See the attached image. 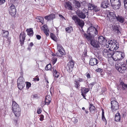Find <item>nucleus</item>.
I'll return each mask as SVG.
<instances>
[{
  "mask_svg": "<svg viewBox=\"0 0 127 127\" xmlns=\"http://www.w3.org/2000/svg\"><path fill=\"white\" fill-rule=\"evenodd\" d=\"M87 32L89 36H88L86 34H84V36L88 40L91 39V37H94L97 33V32L96 29L95 27L92 26L88 28Z\"/></svg>",
  "mask_w": 127,
  "mask_h": 127,
  "instance_id": "f257e3e1",
  "label": "nucleus"
},
{
  "mask_svg": "<svg viewBox=\"0 0 127 127\" xmlns=\"http://www.w3.org/2000/svg\"><path fill=\"white\" fill-rule=\"evenodd\" d=\"M12 109L15 116L19 117L20 115L21 109L15 101H12Z\"/></svg>",
  "mask_w": 127,
  "mask_h": 127,
  "instance_id": "f03ea898",
  "label": "nucleus"
},
{
  "mask_svg": "<svg viewBox=\"0 0 127 127\" xmlns=\"http://www.w3.org/2000/svg\"><path fill=\"white\" fill-rule=\"evenodd\" d=\"M106 45L107 48L110 47V49H112L111 50L113 51L114 50L117 49L119 48L118 45L116 41L113 40H111L108 41Z\"/></svg>",
  "mask_w": 127,
  "mask_h": 127,
  "instance_id": "7ed1b4c3",
  "label": "nucleus"
},
{
  "mask_svg": "<svg viewBox=\"0 0 127 127\" xmlns=\"http://www.w3.org/2000/svg\"><path fill=\"white\" fill-rule=\"evenodd\" d=\"M124 57V53L123 52L117 51L114 53L112 58L115 61L121 60Z\"/></svg>",
  "mask_w": 127,
  "mask_h": 127,
  "instance_id": "20e7f679",
  "label": "nucleus"
},
{
  "mask_svg": "<svg viewBox=\"0 0 127 127\" xmlns=\"http://www.w3.org/2000/svg\"><path fill=\"white\" fill-rule=\"evenodd\" d=\"M77 15L80 18L84 19L87 16H88V11L87 9H84L83 12L77 10L76 12Z\"/></svg>",
  "mask_w": 127,
  "mask_h": 127,
  "instance_id": "39448f33",
  "label": "nucleus"
},
{
  "mask_svg": "<svg viewBox=\"0 0 127 127\" xmlns=\"http://www.w3.org/2000/svg\"><path fill=\"white\" fill-rule=\"evenodd\" d=\"M110 1L113 8L115 9L119 8L121 5V1L120 0H110Z\"/></svg>",
  "mask_w": 127,
  "mask_h": 127,
  "instance_id": "423d86ee",
  "label": "nucleus"
},
{
  "mask_svg": "<svg viewBox=\"0 0 127 127\" xmlns=\"http://www.w3.org/2000/svg\"><path fill=\"white\" fill-rule=\"evenodd\" d=\"M115 66L116 69L122 73L124 72L127 68L126 64H117L115 65Z\"/></svg>",
  "mask_w": 127,
  "mask_h": 127,
  "instance_id": "0eeeda50",
  "label": "nucleus"
},
{
  "mask_svg": "<svg viewBox=\"0 0 127 127\" xmlns=\"http://www.w3.org/2000/svg\"><path fill=\"white\" fill-rule=\"evenodd\" d=\"M71 18L75 23L79 25L82 28L84 25V21L81 20L77 16L75 15L72 16Z\"/></svg>",
  "mask_w": 127,
  "mask_h": 127,
  "instance_id": "6e6552de",
  "label": "nucleus"
},
{
  "mask_svg": "<svg viewBox=\"0 0 127 127\" xmlns=\"http://www.w3.org/2000/svg\"><path fill=\"white\" fill-rule=\"evenodd\" d=\"M18 87L20 90L23 88L25 86V82L24 78L22 77H19L17 80Z\"/></svg>",
  "mask_w": 127,
  "mask_h": 127,
  "instance_id": "1a4fd4ad",
  "label": "nucleus"
},
{
  "mask_svg": "<svg viewBox=\"0 0 127 127\" xmlns=\"http://www.w3.org/2000/svg\"><path fill=\"white\" fill-rule=\"evenodd\" d=\"M111 108L113 111H114L119 108V105L118 102L115 100L111 102Z\"/></svg>",
  "mask_w": 127,
  "mask_h": 127,
  "instance_id": "9d476101",
  "label": "nucleus"
},
{
  "mask_svg": "<svg viewBox=\"0 0 127 127\" xmlns=\"http://www.w3.org/2000/svg\"><path fill=\"white\" fill-rule=\"evenodd\" d=\"M106 42V40L104 37L101 36L98 37V43H99L100 44L103 45L105 48H106V45H107V42Z\"/></svg>",
  "mask_w": 127,
  "mask_h": 127,
  "instance_id": "9b49d317",
  "label": "nucleus"
},
{
  "mask_svg": "<svg viewBox=\"0 0 127 127\" xmlns=\"http://www.w3.org/2000/svg\"><path fill=\"white\" fill-rule=\"evenodd\" d=\"M57 48L58 51V52L56 53L57 56L59 57L64 55V51L62 46L58 44Z\"/></svg>",
  "mask_w": 127,
  "mask_h": 127,
  "instance_id": "f8f14e48",
  "label": "nucleus"
},
{
  "mask_svg": "<svg viewBox=\"0 0 127 127\" xmlns=\"http://www.w3.org/2000/svg\"><path fill=\"white\" fill-rule=\"evenodd\" d=\"M9 14L12 17H14L16 14V9L15 6L12 4L9 8Z\"/></svg>",
  "mask_w": 127,
  "mask_h": 127,
  "instance_id": "ddd939ff",
  "label": "nucleus"
},
{
  "mask_svg": "<svg viewBox=\"0 0 127 127\" xmlns=\"http://www.w3.org/2000/svg\"><path fill=\"white\" fill-rule=\"evenodd\" d=\"M51 97L50 95H48L46 97L45 103L44 104V102H42L41 104V106H43L45 104L48 105L51 102Z\"/></svg>",
  "mask_w": 127,
  "mask_h": 127,
  "instance_id": "4468645a",
  "label": "nucleus"
},
{
  "mask_svg": "<svg viewBox=\"0 0 127 127\" xmlns=\"http://www.w3.org/2000/svg\"><path fill=\"white\" fill-rule=\"evenodd\" d=\"M74 63L72 61H69L66 66V68L67 70L69 72L71 71L74 66Z\"/></svg>",
  "mask_w": 127,
  "mask_h": 127,
  "instance_id": "2eb2a0df",
  "label": "nucleus"
},
{
  "mask_svg": "<svg viewBox=\"0 0 127 127\" xmlns=\"http://www.w3.org/2000/svg\"><path fill=\"white\" fill-rule=\"evenodd\" d=\"M91 45L94 47L96 48L100 47L98 42L95 39H93L91 40Z\"/></svg>",
  "mask_w": 127,
  "mask_h": 127,
  "instance_id": "dca6fc26",
  "label": "nucleus"
},
{
  "mask_svg": "<svg viewBox=\"0 0 127 127\" xmlns=\"http://www.w3.org/2000/svg\"><path fill=\"white\" fill-rule=\"evenodd\" d=\"M25 37L26 34L24 32H22L20 33V44L21 45H22L24 43V41L25 39Z\"/></svg>",
  "mask_w": 127,
  "mask_h": 127,
  "instance_id": "f3484780",
  "label": "nucleus"
},
{
  "mask_svg": "<svg viewBox=\"0 0 127 127\" xmlns=\"http://www.w3.org/2000/svg\"><path fill=\"white\" fill-rule=\"evenodd\" d=\"M98 63V61L97 59L94 58H91L90 60L89 64L92 66L96 65Z\"/></svg>",
  "mask_w": 127,
  "mask_h": 127,
  "instance_id": "a211bd4d",
  "label": "nucleus"
},
{
  "mask_svg": "<svg viewBox=\"0 0 127 127\" xmlns=\"http://www.w3.org/2000/svg\"><path fill=\"white\" fill-rule=\"evenodd\" d=\"M108 4L107 0H103L101 4V7L104 8H106L108 6Z\"/></svg>",
  "mask_w": 127,
  "mask_h": 127,
  "instance_id": "6ab92c4d",
  "label": "nucleus"
},
{
  "mask_svg": "<svg viewBox=\"0 0 127 127\" xmlns=\"http://www.w3.org/2000/svg\"><path fill=\"white\" fill-rule=\"evenodd\" d=\"M88 9L90 10H92L94 9L95 11H96L98 10V9H97V10H96V7L95 5L93 4L89 3L88 5Z\"/></svg>",
  "mask_w": 127,
  "mask_h": 127,
  "instance_id": "aec40b11",
  "label": "nucleus"
},
{
  "mask_svg": "<svg viewBox=\"0 0 127 127\" xmlns=\"http://www.w3.org/2000/svg\"><path fill=\"white\" fill-rule=\"evenodd\" d=\"M55 17V15L54 14H52L49 15L45 16L44 18L46 20H50L54 19Z\"/></svg>",
  "mask_w": 127,
  "mask_h": 127,
  "instance_id": "412c9836",
  "label": "nucleus"
},
{
  "mask_svg": "<svg viewBox=\"0 0 127 127\" xmlns=\"http://www.w3.org/2000/svg\"><path fill=\"white\" fill-rule=\"evenodd\" d=\"M65 7L69 10H72V7L71 6V3L69 2H66L65 4Z\"/></svg>",
  "mask_w": 127,
  "mask_h": 127,
  "instance_id": "4be33fe9",
  "label": "nucleus"
},
{
  "mask_svg": "<svg viewBox=\"0 0 127 127\" xmlns=\"http://www.w3.org/2000/svg\"><path fill=\"white\" fill-rule=\"evenodd\" d=\"M26 31L27 32V34L30 36H32L33 34V32L32 29L30 28L27 29Z\"/></svg>",
  "mask_w": 127,
  "mask_h": 127,
  "instance_id": "5701e85b",
  "label": "nucleus"
},
{
  "mask_svg": "<svg viewBox=\"0 0 127 127\" xmlns=\"http://www.w3.org/2000/svg\"><path fill=\"white\" fill-rule=\"evenodd\" d=\"M55 67H54L53 68L54 71L53 76L54 77L58 78L59 76L60 73H59L57 72L55 69Z\"/></svg>",
  "mask_w": 127,
  "mask_h": 127,
  "instance_id": "b1692460",
  "label": "nucleus"
},
{
  "mask_svg": "<svg viewBox=\"0 0 127 127\" xmlns=\"http://www.w3.org/2000/svg\"><path fill=\"white\" fill-rule=\"evenodd\" d=\"M121 117L120 114L119 113H117L116 114L115 120L116 121L119 122L120 120Z\"/></svg>",
  "mask_w": 127,
  "mask_h": 127,
  "instance_id": "393cba45",
  "label": "nucleus"
},
{
  "mask_svg": "<svg viewBox=\"0 0 127 127\" xmlns=\"http://www.w3.org/2000/svg\"><path fill=\"white\" fill-rule=\"evenodd\" d=\"M116 19L117 21L121 23H123L124 22V18L121 16H118L116 17Z\"/></svg>",
  "mask_w": 127,
  "mask_h": 127,
  "instance_id": "a878e982",
  "label": "nucleus"
},
{
  "mask_svg": "<svg viewBox=\"0 0 127 127\" xmlns=\"http://www.w3.org/2000/svg\"><path fill=\"white\" fill-rule=\"evenodd\" d=\"M109 52L111 53H108L107 54V56H108L107 58L112 57L113 56V55L114 54L113 51H112L110 49V48L109 49Z\"/></svg>",
  "mask_w": 127,
  "mask_h": 127,
  "instance_id": "bb28decb",
  "label": "nucleus"
},
{
  "mask_svg": "<svg viewBox=\"0 0 127 127\" xmlns=\"http://www.w3.org/2000/svg\"><path fill=\"white\" fill-rule=\"evenodd\" d=\"M81 90L82 93L83 94H86L89 91L88 89L85 88H82Z\"/></svg>",
  "mask_w": 127,
  "mask_h": 127,
  "instance_id": "cd10ccee",
  "label": "nucleus"
},
{
  "mask_svg": "<svg viewBox=\"0 0 127 127\" xmlns=\"http://www.w3.org/2000/svg\"><path fill=\"white\" fill-rule=\"evenodd\" d=\"M102 117L101 119L104 122L106 123V121L104 116V111L103 109H102Z\"/></svg>",
  "mask_w": 127,
  "mask_h": 127,
  "instance_id": "c85d7f7f",
  "label": "nucleus"
},
{
  "mask_svg": "<svg viewBox=\"0 0 127 127\" xmlns=\"http://www.w3.org/2000/svg\"><path fill=\"white\" fill-rule=\"evenodd\" d=\"M110 53V52H109V50L104 49L103 51V55L105 57H107L108 56H107V54Z\"/></svg>",
  "mask_w": 127,
  "mask_h": 127,
  "instance_id": "c756f323",
  "label": "nucleus"
},
{
  "mask_svg": "<svg viewBox=\"0 0 127 127\" xmlns=\"http://www.w3.org/2000/svg\"><path fill=\"white\" fill-rule=\"evenodd\" d=\"M90 107L89 109L91 113L94 112V111L95 110V108L94 106L93 105V104H90Z\"/></svg>",
  "mask_w": 127,
  "mask_h": 127,
  "instance_id": "7c9ffc66",
  "label": "nucleus"
},
{
  "mask_svg": "<svg viewBox=\"0 0 127 127\" xmlns=\"http://www.w3.org/2000/svg\"><path fill=\"white\" fill-rule=\"evenodd\" d=\"M36 19L37 20V21L41 22L42 24L43 23L44 19L43 17L40 16H38L36 17Z\"/></svg>",
  "mask_w": 127,
  "mask_h": 127,
  "instance_id": "2f4dec72",
  "label": "nucleus"
},
{
  "mask_svg": "<svg viewBox=\"0 0 127 127\" xmlns=\"http://www.w3.org/2000/svg\"><path fill=\"white\" fill-rule=\"evenodd\" d=\"M73 2L75 4L76 7L79 8L80 7V3L79 1L76 0H74Z\"/></svg>",
  "mask_w": 127,
  "mask_h": 127,
  "instance_id": "473e14b6",
  "label": "nucleus"
},
{
  "mask_svg": "<svg viewBox=\"0 0 127 127\" xmlns=\"http://www.w3.org/2000/svg\"><path fill=\"white\" fill-rule=\"evenodd\" d=\"M65 30L67 32L70 33L72 31L73 29L72 27L70 26L66 28Z\"/></svg>",
  "mask_w": 127,
  "mask_h": 127,
  "instance_id": "72a5a7b5",
  "label": "nucleus"
},
{
  "mask_svg": "<svg viewBox=\"0 0 127 127\" xmlns=\"http://www.w3.org/2000/svg\"><path fill=\"white\" fill-rule=\"evenodd\" d=\"M50 37L51 38L55 41H57V38L55 35L52 33L50 34Z\"/></svg>",
  "mask_w": 127,
  "mask_h": 127,
  "instance_id": "f704fd0d",
  "label": "nucleus"
},
{
  "mask_svg": "<svg viewBox=\"0 0 127 127\" xmlns=\"http://www.w3.org/2000/svg\"><path fill=\"white\" fill-rule=\"evenodd\" d=\"M120 84L122 86L124 90L127 88V84H125L123 82H120Z\"/></svg>",
  "mask_w": 127,
  "mask_h": 127,
  "instance_id": "c9c22d12",
  "label": "nucleus"
},
{
  "mask_svg": "<svg viewBox=\"0 0 127 127\" xmlns=\"http://www.w3.org/2000/svg\"><path fill=\"white\" fill-rule=\"evenodd\" d=\"M9 33L7 31H3L2 35L3 37H6L8 36Z\"/></svg>",
  "mask_w": 127,
  "mask_h": 127,
  "instance_id": "e433bc0d",
  "label": "nucleus"
},
{
  "mask_svg": "<svg viewBox=\"0 0 127 127\" xmlns=\"http://www.w3.org/2000/svg\"><path fill=\"white\" fill-rule=\"evenodd\" d=\"M109 14L110 17L114 18L115 17H116V15L114 12H110L109 13Z\"/></svg>",
  "mask_w": 127,
  "mask_h": 127,
  "instance_id": "4c0bfd02",
  "label": "nucleus"
},
{
  "mask_svg": "<svg viewBox=\"0 0 127 127\" xmlns=\"http://www.w3.org/2000/svg\"><path fill=\"white\" fill-rule=\"evenodd\" d=\"M51 64L47 65L45 67V69L47 70H50L51 68Z\"/></svg>",
  "mask_w": 127,
  "mask_h": 127,
  "instance_id": "58836bf2",
  "label": "nucleus"
},
{
  "mask_svg": "<svg viewBox=\"0 0 127 127\" xmlns=\"http://www.w3.org/2000/svg\"><path fill=\"white\" fill-rule=\"evenodd\" d=\"M74 82V83L75 84V87L77 88L78 89L80 86L79 82H78L77 80H75Z\"/></svg>",
  "mask_w": 127,
  "mask_h": 127,
  "instance_id": "ea45409f",
  "label": "nucleus"
},
{
  "mask_svg": "<svg viewBox=\"0 0 127 127\" xmlns=\"http://www.w3.org/2000/svg\"><path fill=\"white\" fill-rule=\"evenodd\" d=\"M41 28V29L44 31L48 30L47 27L46 25H43Z\"/></svg>",
  "mask_w": 127,
  "mask_h": 127,
  "instance_id": "a19ab883",
  "label": "nucleus"
},
{
  "mask_svg": "<svg viewBox=\"0 0 127 127\" xmlns=\"http://www.w3.org/2000/svg\"><path fill=\"white\" fill-rule=\"evenodd\" d=\"M31 84L29 82H27L26 83V88L27 89H28L31 86Z\"/></svg>",
  "mask_w": 127,
  "mask_h": 127,
  "instance_id": "79ce46f5",
  "label": "nucleus"
},
{
  "mask_svg": "<svg viewBox=\"0 0 127 127\" xmlns=\"http://www.w3.org/2000/svg\"><path fill=\"white\" fill-rule=\"evenodd\" d=\"M57 60V58L54 57L52 58V61L53 64H54L56 62Z\"/></svg>",
  "mask_w": 127,
  "mask_h": 127,
  "instance_id": "37998d69",
  "label": "nucleus"
},
{
  "mask_svg": "<svg viewBox=\"0 0 127 127\" xmlns=\"http://www.w3.org/2000/svg\"><path fill=\"white\" fill-rule=\"evenodd\" d=\"M124 7L126 9H127V0H124Z\"/></svg>",
  "mask_w": 127,
  "mask_h": 127,
  "instance_id": "c03bdc74",
  "label": "nucleus"
},
{
  "mask_svg": "<svg viewBox=\"0 0 127 127\" xmlns=\"http://www.w3.org/2000/svg\"><path fill=\"white\" fill-rule=\"evenodd\" d=\"M44 31L46 36H48L49 35V30H47Z\"/></svg>",
  "mask_w": 127,
  "mask_h": 127,
  "instance_id": "a18cd8bd",
  "label": "nucleus"
},
{
  "mask_svg": "<svg viewBox=\"0 0 127 127\" xmlns=\"http://www.w3.org/2000/svg\"><path fill=\"white\" fill-rule=\"evenodd\" d=\"M39 119L40 121H43L44 120V116L42 115H41L40 116Z\"/></svg>",
  "mask_w": 127,
  "mask_h": 127,
  "instance_id": "49530a36",
  "label": "nucleus"
},
{
  "mask_svg": "<svg viewBox=\"0 0 127 127\" xmlns=\"http://www.w3.org/2000/svg\"><path fill=\"white\" fill-rule=\"evenodd\" d=\"M75 80H77L78 82V81L79 82H82L83 80L81 78H78L76 79Z\"/></svg>",
  "mask_w": 127,
  "mask_h": 127,
  "instance_id": "de8ad7c7",
  "label": "nucleus"
},
{
  "mask_svg": "<svg viewBox=\"0 0 127 127\" xmlns=\"http://www.w3.org/2000/svg\"><path fill=\"white\" fill-rule=\"evenodd\" d=\"M5 0H0V5H1L5 2Z\"/></svg>",
  "mask_w": 127,
  "mask_h": 127,
  "instance_id": "09e8293b",
  "label": "nucleus"
},
{
  "mask_svg": "<svg viewBox=\"0 0 127 127\" xmlns=\"http://www.w3.org/2000/svg\"><path fill=\"white\" fill-rule=\"evenodd\" d=\"M87 50H85L84 52L83 55H84V56H85L87 55Z\"/></svg>",
  "mask_w": 127,
  "mask_h": 127,
  "instance_id": "8fccbe9b",
  "label": "nucleus"
},
{
  "mask_svg": "<svg viewBox=\"0 0 127 127\" xmlns=\"http://www.w3.org/2000/svg\"><path fill=\"white\" fill-rule=\"evenodd\" d=\"M36 37H37V39L38 40L40 39L41 38V36L40 35H36Z\"/></svg>",
  "mask_w": 127,
  "mask_h": 127,
  "instance_id": "3c124183",
  "label": "nucleus"
},
{
  "mask_svg": "<svg viewBox=\"0 0 127 127\" xmlns=\"http://www.w3.org/2000/svg\"><path fill=\"white\" fill-rule=\"evenodd\" d=\"M36 80H37V81H38L39 80V79L38 78H33V81H36Z\"/></svg>",
  "mask_w": 127,
  "mask_h": 127,
  "instance_id": "603ef678",
  "label": "nucleus"
},
{
  "mask_svg": "<svg viewBox=\"0 0 127 127\" xmlns=\"http://www.w3.org/2000/svg\"><path fill=\"white\" fill-rule=\"evenodd\" d=\"M41 110L40 109H39L37 110V113L38 114H40L41 113Z\"/></svg>",
  "mask_w": 127,
  "mask_h": 127,
  "instance_id": "864d4df0",
  "label": "nucleus"
},
{
  "mask_svg": "<svg viewBox=\"0 0 127 127\" xmlns=\"http://www.w3.org/2000/svg\"><path fill=\"white\" fill-rule=\"evenodd\" d=\"M78 120L77 119H75V118L74 119V120L73 121V122L74 123H77L78 122Z\"/></svg>",
  "mask_w": 127,
  "mask_h": 127,
  "instance_id": "5fc2aeb1",
  "label": "nucleus"
},
{
  "mask_svg": "<svg viewBox=\"0 0 127 127\" xmlns=\"http://www.w3.org/2000/svg\"><path fill=\"white\" fill-rule=\"evenodd\" d=\"M59 16L60 18H62L63 20H64V19L65 20V18L62 15H59Z\"/></svg>",
  "mask_w": 127,
  "mask_h": 127,
  "instance_id": "6e6d98bb",
  "label": "nucleus"
},
{
  "mask_svg": "<svg viewBox=\"0 0 127 127\" xmlns=\"http://www.w3.org/2000/svg\"><path fill=\"white\" fill-rule=\"evenodd\" d=\"M87 77L88 78H90V75L88 73L87 75Z\"/></svg>",
  "mask_w": 127,
  "mask_h": 127,
  "instance_id": "4d7b16f0",
  "label": "nucleus"
},
{
  "mask_svg": "<svg viewBox=\"0 0 127 127\" xmlns=\"http://www.w3.org/2000/svg\"><path fill=\"white\" fill-rule=\"evenodd\" d=\"M85 94H82V95L83 96V97L85 99H86L85 97Z\"/></svg>",
  "mask_w": 127,
  "mask_h": 127,
  "instance_id": "13d9d810",
  "label": "nucleus"
},
{
  "mask_svg": "<svg viewBox=\"0 0 127 127\" xmlns=\"http://www.w3.org/2000/svg\"><path fill=\"white\" fill-rule=\"evenodd\" d=\"M33 44L32 42L30 43V45L31 47L32 46H33Z\"/></svg>",
  "mask_w": 127,
  "mask_h": 127,
  "instance_id": "bf43d9fd",
  "label": "nucleus"
},
{
  "mask_svg": "<svg viewBox=\"0 0 127 127\" xmlns=\"http://www.w3.org/2000/svg\"><path fill=\"white\" fill-rule=\"evenodd\" d=\"M94 84L95 83L94 82L92 83L91 84V85L92 86H93L94 85Z\"/></svg>",
  "mask_w": 127,
  "mask_h": 127,
  "instance_id": "052dcab7",
  "label": "nucleus"
},
{
  "mask_svg": "<svg viewBox=\"0 0 127 127\" xmlns=\"http://www.w3.org/2000/svg\"><path fill=\"white\" fill-rule=\"evenodd\" d=\"M32 97L33 98L36 97V96H35V95H32Z\"/></svg>",
  "mask_w": 127,
  "mask_h": 127,
  "instance_id": "680f3d73",
  "label": "nucleus"
},
{
  "mask_svg": "<svg viewBox=\"0 0 127 127\" xmlns=\"http://www.w3.org/2000/svg\"><path fill=\"white\" fill-rule=\"evenodd\" d=\"M46 82H47V83H49V82L48 81V80L47 79H45Z\"/></svg>",
  "mask_w": 127,
  "mask_h": 127,
  "instance_id": "e2e57ef3",
  "label": "nucleus"
},
{
  "mask_svg": "<svg viewBox=\"0 0 127 127\" xmlns=\"http://www.w3.org/2000/svg\"><path fill=\"white\" fill-rule=\"evenodd\" d=\"M85 111L86 114H87L88 113V111L85 110Z\"/></svg>",
  "mask_w": 127,
  "mask_h": 127,
  "instance_id": "0e129e2a",
  "label": "nucleus"
},
{
  "mask_svg": "<svg viewBox=\"0 0 127 127\" xmlns=\"http://www.w3.org/2000/svg\"><path fill=\"white\" fill-rule=\"evenodd\" d=\"M52 55L53 56H56V55L55 54H53Z\"/></svg>",
  "mask_w": 127,
  "mask_h": 127,
  "instance_id": "69168bd1",
  "label": "nucleus"
},
{
  "mask_svg": "<svg viewBox=\"0 0 127 127\" xmlns=\"http://www.w3.org/2000/svg\"><path fill=\"white\" fill-rule=\"evenodd\" d=\"M116 29V30L117 31H118V27H117Z\"/></svg>",
  "mask_w": 127,
  "mask_h": 127,
  "instance_id": "338daca9",
  "label": "nucleus"
},
{
  "mask_svg": "<svg viewBox=\"0 0 127 127\" xmlns=\"http://www.w3.org/2000/svg\"><path fill=\"white\" fill-rule=\"evenodd\" d=\"M82 109L83 110H84L85 109V108L84 107H83L82 108Z\"/></svg>",
  "mask_w": 127,
  "mask_h": 127,
  "instance_id": "774afa93",
  "label": "nucleus"
}]
</instances>
